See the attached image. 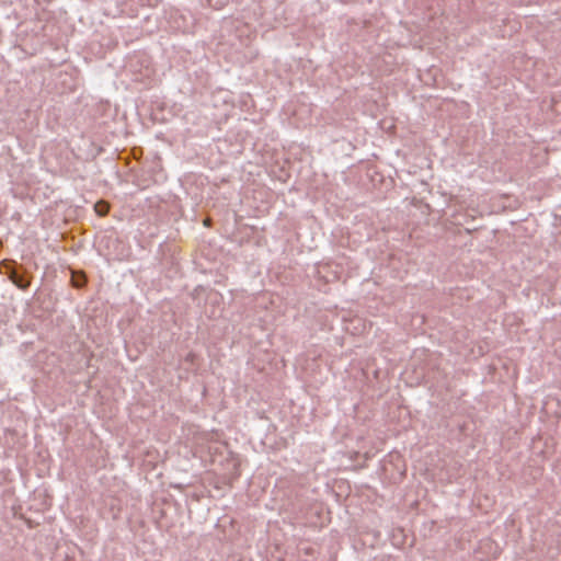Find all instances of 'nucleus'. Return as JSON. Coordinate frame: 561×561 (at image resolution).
<instances>
[{
	"mask_svg": "<svg viewBox=\"0 0 561 561\" xmlns=\"http://www.w3.org/2000/svg\"><path fill=\"white\" fill-rule=\"evenodd\" d=\"M94 209L98 215L105 216L110 210V205L104 201H100L95 204Z\"/></svg>",
	"mask_w": 561,
	"mask_h": 561,
	"instance_id": "obj_1",
	"label": "nucleus"
},
{
	"mask_svg": "<svg viewBox=\"0 0 561 561\" xmlns=\"http://www.w3.org/2000/svg\"><path fill=\"white\" fill-rule=\"evenodd\" d=\"M204 225H205V226H209V225H210V219H208V218H207V219H205V220H204Z\"/></svg>",
	"mask_w": 561,
	"mask_h": 561,
	"instance_id": "obj_2",
	"label": "nucleus"
}]
</instances>
